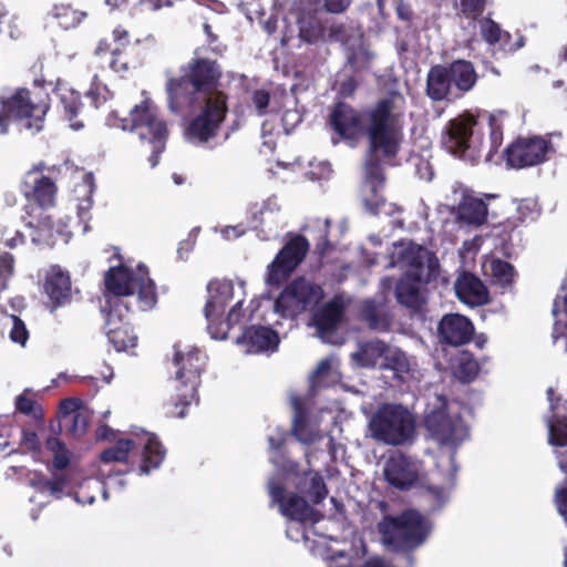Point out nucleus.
I'll return each instance as SVG.
<instances>
[{"mask_svg":"<svg viewBox=\"0 0 567 567\" xmlns=\"http://www.w3.org/2000/svg\"><path fill=\"white\" fill-rule=\"evenodd\" d=\"M404 106V96L390 92L364 112L365 126L361 112L346 102H337L330 110L327 125L340 140L354 145L364 132L368 140L364 176L373 193L385 181L382 163H391L399 155Z\"/></svg>","mask_w":567,"mask_h":567,"instance_id":"obj_1","label":"nucleus"},{"mask_svg":"<svg viewBox=\"0 0 567 567\" xmlns=\"http://www.w3.org/2000/svg\"><path fill=\"white\" fill-rule=\"evenodd\" d=\"M48 168L44 162L33 164L21 178L19 190L27 204L23 207L25 226L33 230L32 243L34 245L49 244L52 238L54 221L47 212L56 205L58 185L44 171Z\"/></svg>","mask_w":567,"mask_h":567,"instance_id":"obj_2","label":"nucleus"},{"mask_svg":"<svg viewBox=\"0 0 567 567\" xmlns=\"http://www.w3.org/2000/svg\"><path fill=\"white\" fill-rule=\"evenodd\" d=\"M223 69L216 60L193 58L181 66L179 75H171L165 83L167 106L173 113H182L198 103V95L213 96L219 90Z\"/></svg>","mask_w":567,"mask_h":567,"instance_id":"obj_3","label":"nucleus"},{"mask_svg":"<svg viewBox=\"0 0 567 567\" xmlns=\"http://www.w3.org/2000/svg\"><path fill=\"white\" fill-rule=\"evenodd\" d=\"M173 363L176 367V394L165 403L166 415L184 417L192 402H198L197 390L200 384V375L207 363V355L196 347L182 350L179 346L175 344Z\"/></svg>","mask_w":567,"mask_h":567,"instance_id":"obj_4","label":"nucleus"},{"mask_svg":"<svg viewBox=\"0 0 567 567\" xmlns=\"http://www.w3.org/2000/svg\"><path fill=\"white\" fill-rule=\"evenodd\" d=\"M478 81L474 64L464 59L451 63L435 64L426 75L425 93L433 102L449 100L451 95L460 97L472 91Z\"/></svg>","mask_w":567,"mask_h":567,"instance_id":"obj_5","label":"nucleus"},{"mask_svg":"<svg viewBox=\"0 0 567 567\" xmlns=\"http://www.w3.org/2000/svg\"><path fill=\"white\" fill-rule=\"evenodd\" d=\"M105 288L113 296L111 301L123 299L130 302L137 291V309L147 311L154 308L157 302L156 285L150 278L148 269L144 265L137 267L135 272L124 265L111 267L105 274Z\"/></svg>","mask_w":567,"mask_h":567,"instance_id":"obj_6","label":"nucleus"},{"mask_svg":"<svg viewBox=\"0 0 567 567\" xmlns=\"http://www.w3.org/2000/svg\"><path fill=\"white\" fill-rule=\"evenodd\" d=\"M49 110V97L45 96L35 102L27 87H18L9 96L0 95V134L9 132L11 122L32 133H38L43 127Z\"/></svg>","mask_w":567,"mask_h":567,"instance_id":"obj_7","label":"nucleus"},{"mask_svg":"<svg viewBox=\"0 0 567 567\" xmlns=\"http://www.w3.org/2000/svg\"><path fill=\"white\" fill-rule=\"evenodd\" d=\"M383 543L395 551L413 550L424 543L429 528L424 517L415 509L398 516H385L378 525Z\"/></svg>","mask_w":567,"mask_h":567,"instance_id":"obj_8","label":"nucleus"},{"mask_svg":"<svg viewBox=\"0 0 567 567\" xmlns=\"http://www.w3.org/2000/svg\"><path fill=\"white\" fill-rule=\"evenodd\" d=\"M371 436L385 445L400 446L415 435V420L401 404H384L370 420Z\"/></svg>","mask_w":567,"mask_h":567,"instance_id":"obj_9","label":"nucleus"},{"mask_svg":"<svg viewBox=\"0 0 567 567\" xmlns=\"http://www.w3.org/2000/svg\"><path fill=\"white\" fill-rule=\"evenodd\" d=\"M477 116L471 112L451 118L444 126L441 144L450 154L474 162L480 158L483 147V134L477 131Z\"/></svg>","mask_w":567,"mask_h":567,"instance_id":"obj_10","label":"nucleus"},{"mask_svg":"<svg viewBox=\"0 0 567 567\" xmlns=\"http://www.w3.org/2000/svg\"><path fill=\"white\" fill-rule=\"evenodd\" d=\"M561 137L560 132L516 137L503 152L506 166L514 169H523L550 161L557 153L555 138L560 140Z\"/></svg>","mask_w":567,"mask_h":567,"instance_id":"obj_11","label":"nucleus"},{"mask_svg":"<svg viewBox=\"0 0 567 567\" xmlns=\"http://www.w3.org/2000/svg\"><path fill=\"white\" fill-rule=\"evenodd\" d=\"M106 124L124 131L135 130L140 138L148 143L166 142L168 137L167 124L159 117L157 107L150 99L132 107L128 117H121L115 111L111 112L106 117Z\"/></svg>","mask_w":567,"mask_h":567,"instance_id":"obj_12","label":"nucleus"},{"mask_svg":"<svg viewBox=\"0 0 567 567\" xmlns=\"http://www.w3.org/2000/svg\"><path fill=\"white\" fill-rule=\"evenodd\" d=\"M228 113V94L217 92L203 99L199 113L190 120L185 134L189 142L206 144L218 135Z\"/></svg>","mask_w":567,"mask_h":567,"instance_id":"obj_13","label":"nucleus"},{"mask_svg":"<svg viewBox=\"0 0 567 567\" xmlns=\"http://www.w3.org/2000/svg\"><path fill=\"white\" fill-rule=\"evenodd\" d=\"M324 297L322 287L305 277L290 281L275 300V311L282 318H297L312 310Z\"/></svg>","mask_w":567,"mask_h":567,"instance_id":"obj_14","label":"nucleus"},{"mask_svg":"<svg viewBox=\"0 0 567 567\" xmlns=\"http://www.w3.org/2000/svg\"><path fill=\"white\" fill-rule=\"evenodd\" d=\"M391 265L406 268L404 274L425 277L426 281L435 280L440 275V262L435 254L411 240L394 244Z\"/></svg>","mask_w":567,"mask_h":567,"instance_id":"obj_15","label":"nucleus"},{"mask_svg":"<svg viewBox=\"0 0 567 567\" xmlns=\"http://www.w3.org/2000/svg\"><path fill=\"white\" fill-rule=\"evenodd\" d=\"M134 312L132 303L123 299L110 302L105 329L107 339L116 351H125L137 344V337L131 323Z\"/></svg>","mask_w":567,"mask_h":567,"instance_id":"obj_16","label":"nucleus"},{"mask_svg":"<svg viewBox=\"0 0 567 567\" xmlns=\"http://www.w3.org/2000/svg\"><path fill=\"white\" fill-rule=\"evenodd\" d=\"M309 250V241L302 235H295L278 251L267 267L266 282L279 287L303 261Z\"/></svg>","mask_w":567,"mask_h":567,"instance_id":"obj_17","label":"nucleus"},{"mask_svg":"<svg viewBox=\"0 0 567 567\" xmlns=\"http://www.w3.org/2000/svg\"><path fill=\"white\" fill-rule=\"evenodd\" d=\"M269 493L274 503L278 504L282 515L301 523H318L323 515L313 509L307 501L296 493H286L284 485L271 483Z\"/></svg>","mask_w":567,"mask_h":567,"instance_id":"obj_18","label":"nucleus"},{"mask_svg":"<svg viewBox=\"0 0 567 567\" xmlns=\"http://www.w3.org/2000/svg\"><path fill=\"white\" fill-rule=\"evenodd\" d=\"M425 426L442 444H458L467 435V427L461 417H452L441 410L433 411L426 416Z\"/></svg>","mask_w":567,"mask_h":567,"instance_id":"obj_19","label":"nucleus"},{"mask_svg":"<svg viewBox=\"0 0 567 567\" xmlns=\"http://www.w3.org/2000/svg\"><path fill=\"white\" fill-rule=\"evenodd\" d=\"M384 476L391 486L408 491L419 483V466L412 457L396 452L385 462Z\"/></svg>","mask_w":567,"mask_h":567,"instance_id":"obj_20","label":"nucleus"},{"mask_svg":"<svg viewBox=\"0 0 567 567\" xmlns=\"http://www.w3.org/2000/svg\"><path fill=\"white\" fill-rule=\"evenodd\" d=\"M474 330V324L467 317L446 313L439 321L437 338L441 344L461 347L473 340Z\"/></svg>","mask_w":567,"mask_h":567,"instance_id":"obj_21","label":"nucleus"},{"mask_svg":"<svg viewBox=\"0 0 567 567\" xmlns=\"http://www.w3.org/2000/svg\"><path fill=\"white\" fill-rule=\"evenodd\" d=\"M55 106L64 120L69 122L73 131H80L84 127V121L81 115L84 110L80 92L75 91L68 83L58 80L53 90Z\"/></svg>","mask_w":567,"mask_h":567,"instance_id":"obj_22","label":"nucleus"},{"mask_svg":"<svg viewBox=\"0 0 567 567\" xmlns=\"http://www.w3.org/2000/svg\"><path fill=\"white\" fill-rule=\"evenodd\" d=\"M43 292L51 311L71 303L73 290L69 271L58 265L52 266L44 277Z\"/></svg>","mask_w":567,"mask_h":567,"instance_id":"obj_23","label":"nucleus"},{"mask_svg":"<svg viewBox=\"0 0 567 567\" xmlns=\"http://www.w3.org/2000/svg\"><path fill=\"white\" fill-rule=\"evenodd\" d=\"M358 320L371 331L389 332L392 327V315L385 301L368 298L360 302Z\"/></svg>","mask_w":567,"mask_h":567,"instance_id":"obj_24","label":"nucleus"},{"mask_svg":"<svg viewBox=\"0 0 567 567\" xmlns=\"http://www.w3.org/2000/svg\"><path fill=\"white\" fill-rule=\"evenodd\" d=\"M112 34L115 45L112 50L110 68L116 73H125L140 63V54L131 44L127 30L116 27Z\"/></svg>","mask_w":567,"mask_h":567,"instance_id":"obj_25","label":"nucleus"},{"mask_svg":"<svg viewBox=\"0 0 567 567\" xmlns=\"http://www.w3.org/2000/svg\"><path fill=\"white\" fill-rule=\"evenodd\" d=\"M279 342V334L276 330L260 324L246 327L243 333L237 338V343L246 347L249 353L276 351Z\"/></svg>","mask_w":567,"mask_h":567,"instance_id":"obj_26","label":"nucleus"},{"mask_svg":"<svg viewBox=\"0 0 567 567\" xmlns=\"http://www.w3.org/2000/svg\"><path fill=\"white\" fill-rule=\"evenodd\" d=\"M209 298L204 307V315L209 322L223 317L227 303L234 297V285L230 280H212L207 286Z\"/></svg>","mask_w":567,"mask_h":567,"instance_id":"obj_27","label":"nucleus"},{"mask_svg":"<svg viewBox=\"0 0 567 567\" xmlns=\"http://www.w3.org/2000/svg\"><path fill=\"white\" fill-rule=\"evenodd\" d=\"M429 282L425 280V277L403 274L396 281L394 289L396 301L412 310L421 309L423 305L421 286Z\"/></svg>","mask_w":567,"mask_h":567,"instance_id":"obj_28","label":"nucleus"},{"mask_svg":"<svg viewBox=\"0 0 567 567\" xmlns=\"http://www.w3.org/2000/svg\"><path fill=\"white\" fill-rule=\"evenodd\" d=\"M457 298L470 306H482L487 302V289L482 280L472 272H463L455 281Z\"/></svg>","mask_w":567,"mask_h":567,"instance_id":"obj_29","label":"nucleus"},{"mask_svg":"<svg viewBox=\"0 0 567 567\" xmlns=\"http://www.w3.org/2000/svg\"><path fill=\"white\" fill-rule=\"evenodd\" d=\"M344 316V307L339 300L324 303L312 315V321L320 336L333 333Z\"/></svg>","mask_w":567,"mask_h":567,"instance_id":"obj_30","label":"nucleus"},{"mask_svg":"<svg viewBox=\"0 0 567 567\" xmlns=\"http://www.w3.org/2000/svg\"><path fill=\"white\" fill-rule=\"evenodd\" d=\"M475 23H477L480 28L482 40L489 47L498 48L503 51L512 50L511 33L502 29L501 24L494 21L489 16L481 17Z\"/></svg>","mask_w":567,"mask_h":567,"instance_id":"obj_31","label":"nucleus"},{"mask_svg":"<svg viewBox=\"0 0 567 567\" xmlns=\"http://www.w3.org/2000/svg\"><path fill=\"white\" fill-rule=\"evenodd\" d=\"M165 456V450L155 435H150L143 446L142 463L138 466L141 475L148 474L152 470L157 468Z\"/></svg>","mask_w":567,"mask_h":567,"instance_id":"obj_32","label":"nucleus"},{"mask_svg":"<svg viewBox=\"0 0 567 567\" xmlns=\"http://www.w3.org/2000/svg\"><path fill=\"white\" fill-rule=\"evenodd\" d=\"M487 205L481 198L465 197L458 205L460 219L470 225H483L487 219Z\"/></svg>","mask_w":567,"mask_h":567,"instance_id":"obj_33","label":"nucleus"},{"mask_svg":"<svg viewBox=\"0 0 567 567\" xmlns=\"http://www.w3.org/2000/svg\"><path fill=\"white\" fill-rule=\"evenodd\" d=\"M389 346L382 340H372L360 346L358 352L354 353L355 360L360 365L365 368H374L380 359H384Z\"/></svg>","mask_w":567,"mask_h":567,"instance_id":"obj_34","label":"nucleus"},{"mask_svg":"<svg viewBox=\"0 0 567 567\" xmlns=\"http://www.w3.org/2000/svg\"><path fill=\"white\" fill-rule=\"evenodd\" d=\"M480 364L468 351H462L455 360L454 375L463 383H470L478 375Z\"/></svg>","mask_w":567,"mask_h":567,"instance_id":"obj_35","label":"nucleus"},{"mask_svg":"<svg viewBox=\"0 0 567 567\" xmlns=\"http://www.w3.org/2000/svg\"><path fill=\"white\" fill-rule=\"evenodd\" d=\"M51 14L59 25L65 30L75 28L85 18L84 12L73 9L71 4L65 3L54 4Z\"/></svg>","mask_w":567,"mask_h":567,"instance_id":"obj_36","label":"nucleus"},{"mask_svg":"<svg viewBox=\"0 0 567 567\" xmlns=\"http://www.w3.org/2000/svg\"><path fill=\"white\" fill-rule=\"evenodd\" d=\"M135 447V441L132 439H121L109 449H105L100 454V461L102 463H126L128 460L130 452Z\"/></svg>","mask_w":567,"mask_h":567,"instance_id":"obj_37","label":"nucleus"},{"mask_svg":"<svg viewBox=\"0 0 567 567\" xmlns=\"http://www.w3.org/2000/svg\"><path fill=\"white\" fill-rule=\"evenodd\" d=\"M487 0H454L453 8L456 16L473 23L484 16Z\"/></svg>","mask_w":567,"mask_h":567,"instance_id":"obj_38","label":"nucleus"},{"mask_svg":"<svg viewBox=\"0 0 567 567\" xmlns=\"http://www.w3.org/2000/svg\"><path fill=\"white\" fill-rule=\"evenodd\" d=\"M292 434L305 444H310L313 442V435L308 427V413L299 401L295 402Z\"/></svg>","mask_w":567,"mask_h":567,"instance_id":"obj_39","label":"nucleus"},{"mask_svg":"<svg viewBox=\"0 0 567 567\" xmlns=\"http://www.w3.org/2000/svg\"><path fill=\"white\" fill-rule=\"evenodd\" d=\"M380 367L385 370H392L399 379H402V375L410 371L409 359L399 349L393 350L389 348Z\"/></svg>","mask_w":567,"mask_h":567,"instance_id":"obj_40","label":"nucleus"},{"mask_svg":"<svg viewBox=\"0 0 567 567\" xmlns=\"http://www.w3.org/2000/svg\"><path fill=\"white\" fill-rule=\"evenodd\" d=\"M45 447L53 454L52 465L55 470H65L70 464V455L65 444L56 436H49Z\"/></svg>","mask_w":567,"mask_h":567,"instance_id":"obj_41","label":"nucleus"},{"mask_svg":"<svg viewBox=\"0 0 567 567\" xmlns=\"http://www.w3.org/2000/svg\"><path fill=\"white\" fill-rule=\"evenodd\" d=\"M491 274L493 280L502 287L511 286L516 276L514 266L502 259H494L491 261Z\"/></svg>","mask_w":567,"mask_h":567,"instance_id":"obj_42","label":"nucleus"},{"mask_svg":"<svg viewBox=\"0 0 567 567\" xmlns=\"http://www.w3.org/2000/svg\"><path fill=\"white\" fill-rule=\"evenodd\" d=\"M14 408L21 414L31 415L34 419L43 417V410L41 405L34 400L29 389H25L20 395L16 398Z\"/></svg>","mask_w":567,"mask_h":567,"instance_id":"obj_43","label":"nucleus"},{"mask_svg":"<svg viewBox=\"0 0 567 567\" xmlns=\"http://www.w3.org/2000/svg\"><path fill=\"white\" fill-rule=\"evenodd\" d=\"M25 235L9 225L0 224V245L8 249H16L25 244Z\"/></svg>","mask_w":567,"mask_h":567,"instance_id":"obj_44","label":"nucleus"},{"mask_svg":"<svg viewBox=\"0 0 567 567\" xmlns=\"http://www.w3.org/2000/svg\"><path fill=\"white\" fill-rule=\"evenodd\" d=\"M90 422L89 413L84 410L79 411L68 419V421L61 422V425L66 429V432L74 437H80L86 433L87 425Z\"/></svg>","mask_w":567,"mask_h":567,"instance_id":"obj_45","label":"nucleus"},{"mask_svg":"<svg viewBox=\"0 0 567 567\" xmlns=\"http://www.w3.org/2000/svg\"><path fill=\"white\" fill-rule=\"evenodd\" d=\"M489 148L487 157H493L503 143V125L494 114L488 115Z\"/></svg>","mask_w":567,"mask_h":567,"instance_id":"obj_46","label":"nucleus"},{"mask_svg":"<svg viewBox=\"0 0 567 567\" xmlns=\"http://www.w3.org/2000/svg\"><path fill=\"white\" fill-rule=\"evenodd\" d=\"M306 493L315 505H319L324 501L328 495V488L319 473H315L310 477L309 487Z\"/></svg>","mask_w":567,"mask_h":567,"instance_id":"obj_47","label":"nucleus"},{"mask_svg":"<svg viewBox=\"0 0 567 567\" xmlns=\"http://www.w3.org/2000/svg\"><path fill=\"white\" fill-rule=\"evenodd\" d=\"M549 443L555 446L567 445V415L549 423Z\"/></svg>","mask_w":567,"mask_h":567,"instance_id":"obj_48","label":"nucleus"},{"mask_svg":"<svg viewBox=\"0 0 567 567\" xmlns=\"http://www.w3.org/2000/svg\"><path fill=\"white\" fill-rule=\"evenodd\" d=\"M86 96L91 100L92 105L99 109L111 97V92L105 85L100 83L99 76L94 75Z\"/></svg>","mask_w":567,"mask_h":567,"instance_id":"obj_49","label":"nucleus"},{"mask_svg":"<svg viewBox=\"0 0 567 567\" xmlns=\"http://www.w3.org/2000/svg\"><path fill=\"white\" fill-rule=\"evenodd\" d=\"M66 484V480L63 475L56 476L53 480L44 477L33 482V486L41 493L49 492L51 495L60 497L63 493V488Z\"/></svg>","mask_w":567,"mask_h":567,"instance_id":"obj_50","label":"nucleus"},{"mask_svg":"<svg viewBox=\"0 0 567 567\" xmlns=\"http://www.w3.org/2000/svg\"><path fill=\"white\" fill-rule=\"evenodd\" d=\"M10 319L12 321V327L9 332L10 340L21 347H24L29 340V330L27 329L25 323L16 315H11Z\"/></svg>","mask_w":567,"mask_h":567,"instance_id":"obj_51","label":"nucleus"},{"mask_svg":"<svg viewBox=\"0 0 567 567\" xmlns=\"http://www.w3.org/2000/svg\"><path fill=\"white\" fill-rule=\"evenodd\" d=\"M553 503L559 516L567 523V478L556 486Z\"/></svg>","mask_w":567,"mask_h":567,"instance_id":"obj_52","label":"nucleus"},{"mask_svg":"<svg viewBox=\"0 0 567 567\" xmlns=\"http://www.w3.org/2000/svg\"><path fill=\"white\" fill-rule=\"evenodd\" d=\"M328 37L331 41L348 43L351 39V32L346 23L334 22L328 27Z\"/></svg>","mask_w":567,"mask_h":567,"instance_id":"obj_53","label":"nucleus"},{"mask_svg":"<svg viewBox=\"0 0 567 567\" xmlns=\"http://www.w3.org/2000/svg\"><path fill=\"white\" fill-rule=\"evenodd\" d=\"M82 410V401L78 398H68L61 401L59 406V413L61 421H68L70 416Z\"/></svg>","mask_w":567,"mask_h":567,"instance_id":"obj_54","label":"nucleus"},{"mask_svg":"<svg viewBox=\"0 0 567 567\" xmlns=\"http://www.w3.org/2000/svg\"><path fill=\"white\" fill-rule=\"evenodd\" d=\"M332 373V367L329 359H323L319 362L317 369L311 375V381L315 386H322L327 384L326 378Z\"/></svg>","mask_w":567,"mask_h":567,"instance_id":"obj_55","label":"nucleus"},{"mask_svg":"<svg viewBox=\"0 0 567 567\" xmlns=\"http://www.w3.org/2000/svg\"><path fill=\"white\" fill-rule=\"evenodd\" d=\"M353 0H323L322 9L331 14H342L352 6Z\"/></svg>","mask_w":567,"mask_h":567,"instance_id":"obj_56","label":"nucleus"},{"mask_svg":"<svg viewBox=\"0 0 567 567\" xmlns=\"http://www.w3.org/2000/svg\"><path fill=\"white\" fill-rule=\"evenodd\" d=\"M270 102V94L266 90H256L252 93V103L259 115H265Z\"/></svg>","mask_w":567,"mask_h":567,"instance_id":"obj_57","label":"nucleus"},{"mask_svg":"<svg viewBox=\"0 0 567 567\" xmlns=\"http://www.w3.org/2000/svg\"><path fill=\"white\" fill-rule=\"evenodd\" d=\"M20 443L27 450L32 451V452L39 451L41 447L38 434L33 430L23 429L22 433H21V442Z\"/></svg>","mask_w":567,"mask_h":567,"instance_id":"obj_58","label":"nucleus"},{"mask_svg":"<svg viewBox=\"0 0 567 567\" xmlns=\"http://www.w3.org/2000/svg\"><path fill=\"white\" fill-rule=\"evenodd\" d=\"M243 301L239 300L237 301L233 307L231 309L229 310V312L227 313V317H226V323H227V328L230 329L231 327H234L235 324L239 323L240 320L243 319L244 317V309H243Z\"/></svg>","mask_w":567,"mask_h":567,"instance_id":"obj_59","label":"nucleus"},{"mask_svg":"<svg viewBox=\"0 0 567 567\" xmlns=\"http://www.w3.org/2000/svg\"><path fill=\"white\" fill-rule=\"evenodd\" d=\"M358 81L354 76H349L340 82L339 94L343 97H349L354 94L358 89Z\"/></svg>","mask_w":567,"mask_h":567,"instance_id":"obj_60","label":"nucleus"},{"mask_svg":"<svg viewBox=\"0 0 567 567\" xmlns=\"http://www.w3.org/2000/svg\"><path fill=\"white\" fill-rule=\"evenodd\" d=\"M153 146V151L151 156L148 157V162L152 167H155L159 162V156L165 150L166 142H153L151 143Z\"/></svg>","mask_w":567,"mask_h":567,"instance_id":"obj_61","label":"nucleus"},{"mask_svg":"<svg viewBox=\"0 0 567 567\" xmlns=\"http://www.w3.org/2000/svg\"><path fill=\"white\" fill-rule=\"evenodd\" d=\"M195 238H187L179 243L177 254L181 259H187L189 252L194 249Z\"/></svg>","mask_w":567,"mask_h":567,"instance_id":"obj_62","label":"nucleus"},{"mask_svg":"<svg viewBox=\"0 0 567 567\" xmlns=\"http://www.w3.org/2000/svg\"><path fill=\"white\" fill-rule=\"evenodd\" d=\"M114 47H112V43L107 40V39H101L97 44H96V48L94 50V54L96 56H104L106 55L107 53H111L112 54V50H113Z\"/></svg>","mask_w":567,"mask_h":567,"instance_id":"obj_63","label":"nucleus"},{"mask_svg":"<svg viewBox=\"0 0 567 567\" xmlns=\"http://www.w3.org/2000/svg\"><path fill=\"white\" fill-rule=\"evenodd\" d=\"M96 437L103 441H111L115 439V431L109 425H101L96 430Z\"/></svg>","mask_w":567,"mask_h":567,"instance_id":"obj_64","label":"nucleus"}]
</instances>
